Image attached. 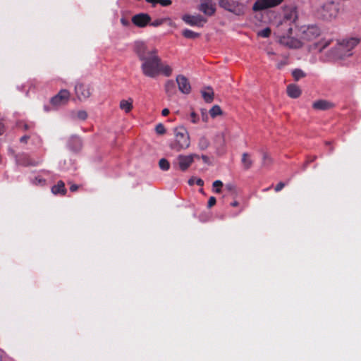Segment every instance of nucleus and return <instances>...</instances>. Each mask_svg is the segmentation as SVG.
I'll return each instance as SVG.
<instances>
[{"instance_id":"49","label":"nucleus","mask_w":361,"mask_h":361,"mask_svg":"<svg viewBox=\"0 0 361 361\" xmlns=\"http://www.w3.org/2000/svg\"><path fill=\"white\" fill-rule=\"evenodd\" d=\"M147 3L151 4L153 6H154L157 4H158V0H145Z\"/></svg>"},{"instance_id":"16","label":"nucleus","mask_w":361,"mask_h":361,"mask_svg":"<svg viewBox=\"0 0 361 361\" xmlns=\"http://www.w3.org/2000/svg\"><path fill=\"white\" fill-rule=\"evenodd\" d=\"M320 35V30L316 25L308 26L303 31L302 38L305 40L310 41Z\"/></svg>"},{"instance_id":"59","label":"nucleus","mask_w":361,"mask_h":361,"mask_svg":"<svg viewBox=\"0 0 361 361\" xmlns=\"http://www.w3.org/2000/svg\"><path fill=\"white\" fill-rule=\"evenodd\" d=\"M205 119H206V117H204V116H203L202 120L206 121Z\"/></svg>"},{"instance_id":"24","label":"nucleus","mask_w":361,"mask_h":361,"mask_svg":"<svg viewBox=\"0 0 361 361\" xmlns=\"http://www.w3.org/2000/svg\"><path fill=\"white\" fill-rule=\"evenodd\" d=\"M173 72L172 68L168 64L162 63L161 61V65H159V75L160 73L163 74L166 77H169L171 75Z\"/></svg>"},{"instance_id":"30","label":"nucleus","mask_w":361,"mask_h":361,"mask_svg":"<svg viewBox=\"0 0 361 361\" xmlns=\"http://www.w3.org/2000/svg\"><path fill=\"white\" fill-rule=\"evenodd\" d=\"M159 166L162 171H166L170 169V163L166 159L162 158L159 161Z\"/></svg>"},{"instance_id":"19","label":"nucleus","mask_w":361,"mask_h":361,"mask_svg":"<svg viewBox=\"0 0 361 361\" xmlns=\"http://www.w3.org/2000/svg\"><path fill=\"white\" fill-rule=\"evenodd\" d=\"M287 94L291 98H298L301 94V90L298 85L290 84L287 87Z\"/></svg>"},{"instance_id":"15","label":"nucleus","mask_w":361,"mask_h":361,"mask_svg":"<svg viewBox=\"0 0 361 361\" xmlns=\"http://www.w3.org/2000/svg\"><path fill=\"white\" fill-rule=\"evenodd\" d=\"M199 9L207 16H212L216 11L215 4L212 0H201Z\"/></svg>"},{"instance_id":"20","label":"nucleus","mask_w":361,"mask_h":361,"mask_svg":"<svg viewBox=\"0 0 361 361\" xmlns=\"http://www.w3.org/2000/svg\"><path fill=\"white\" fill-rule=\"evenodd\" d=\"M66 189L65 187V183L62 180H59L56 185H54L51 188V192L54 195H65L66 193Z\"/></svg>"},{"instance_id":"9","label":"nucleus","mask_w":361,"mask_h":361,"mask_svg":"<svg viewBox=\"0 0 361 361\" xmlns=\"http://www.w3.org/2000/svg\"><path fill=\"white\" fill-rule=\"evenodd\" d=\"M75 92L79 100H85L91 95V88L89 85L77 82L75 86Z\"/></svg>"},{"instance_id":"5","label":"nucleus","mask_w":361,"mask_h":361,"mask_svg":"<svg viewBox=\"0 0 361 361\" xmlns=\"http://www.w3.org/2000/svg\"><path fill=\"white\" fill-rule=\"evenodd\" d=\"M195 158L199 159L200 156L197 154H180L177 157L176 161L173 162V165L174 167L178 166L180 171H185L192 164Z\"/></svg>"},{"instance_id":"37","label":"nucleus","mask_w":361,"mask_h":361,"mask_svg":"<svg viewBox=\"0 0 361 361\" xmlns=\"http://www.w3.org/2000/svg\"><path fill=\"white\" fill-rule=\"evenodd\" d=\"M77 118L80 120L85 121L87 118V113L83 110L79 111L77 113Z\"/></svg>"},{"instance_id":"40","label":"nucleus","mask_w":361,"mask_h":361,"mask_svg":"<svg viewBox=\"0 0 361 361\" xmlns=\"http://www.w3.org/2000/svg\"><path fill=\"white\" fill-rule=\"evenodd\" d=\"M216 200L214 197L212 196L209 197L207 203V207L211 208L216 204Z\"/></svg>"},{"instance_id":"1","label":"nucleus","mask_w":361,"mask_h":361,"mask_svg":"<svg viewBox=\"0 0 361 361\" xmlns=\"http://www.w3.org/2000/svg\"><path fill=\"white\" fill-rule=\"evenodd\" d=\"M134 51L142 61L141 70L145 76L154 78L159 75L161 59L157 49H149L144 42H136Z\"/></svg>"},{"instance_id":"55","label":"nucleus","mask_w":361,"mask_h":361,"mask_svg":"<svg viewBox=\"0 0 361 361\" xmlns=\"http://www.w3.org/2000/svg\"><path fill=\"white\" fill-rule=\"evenodd\" d=\"M29 128H30V126H29V125H28V124H27V123H24V124H23V129H24L25 130H28V129H29Z\"/></svg>"},{"instance_id":"32","label":"nucleus","mask_w":361,"mask_h":361,"mask_svg":"<svg viewBox=\"0 0 361 361\" xmlns=\"http://www.w3.org/2000/svg\"><path fill=\"white\" fill-rule=\"evenodd\" d=\"M213 190L214 192H216V193H220L221 191V187L223 186V183L219 180H215L213 184Z\"/></svg>"},{"instance_id":"2","label":"nucleus","mask_w":361,"mask_h":361,"mask_svg":"<svg viewBox=\"0 0 361 361\" xmlns=\"http://www.w3.org/2000/svg\"><path fill=\"white\" fill-rule=\"evenodd\" d=\"M175 141L170 145L171 149L179 152L189 147L190 141L186 129L183 127L175 129Z\"/></svg>"},{"instance_id":"42","label":"nucleus","mask_w":361,"mask_h":361,"mask_svg":"<svg viewBox=\"0 0 361 361\" xmlns=\"http://www.w3.org/2000/svg\"><path fill=\"white\" fill-rule=\"evenodd\" d=\"M285 187V183L283 182H279L275 187L274 190L276 192L281 191Z\"/></svg>"},{"instance_id":"41","label":"nucleus","mask_w":361,"mask_h":361,"mask_svg":"<svg viewBox=\"0 0 361 361\" xmlns=\"http://www.w3.org/2000/svg\"><path fill=\"white\" fill-rule=\"evenodd\" d=\"M158 4H160L162 6H168L172 4L171 0H158Z\"/></svg>"},{"instance_id":"26","label":"nucleus","mask_w":361,"mask_h":361,"mask_svg":"<svg viewBox=\"0 0 361 361\" xmlns=\"http://www.w3.org/2000/svg\"><path fill=\"white\" fill-rule=\"evenodd\" d=\"M182 35L184 37L187 39H195L200 37L199 33L195 32L194 31L189 29L183 30L182 32Z\"/></svg>"},{"instance_id":"31","label":"nucleus","mask_w":361,"mask_h":361,"mask_svg":"<svg viewBox=\"0 0 361 361\" xmlns=\"http://www.w3.org/2000/svg\"><path fill=\"white\" fill-rule=\"evenodd\" d=\"M209 114L212 118H214L217 116L222 114V111L219 106L214 105L212 106V108L209 110Z\"/></svg>"},{"instance_id":"51","label":"nucleus","mask_w":361,"mask_h":361,"mask_svg":"<svg viewBox=\"0 0 361 361\" xmlns=\"http://www.w3.org/2000/svg\"><path fill=\"white\" fill-rule=\"evenodd\" d=\"M73 141L75 142L79 146V147H81V142L78 137H74Z\"/></svg>"},{"instance_id":"3","label":"nucleus","mask_w":361,"mask_h":361,"mask_svg":"<svg viewBox=\"0 0 361 361\" xmlns=\"http://www.w3.org/2000/svg\"><path fill=\"white\" fill-rule=\"evenodd\" d=\"M359 39L357 38H350L344 39L341 42L337 44L334 48V55L336 58L342 59L352 55V49L357 45Z\"/></svg>"},{"instance_id":"43","label":"nucleus","mask_w":361,"mask_h":361,"mask_svg":"<svg viewBox=\"0 0 361 361\" xmlns=\"http://www.w3.org/2000/svg\"><path fill=\"white\" fill-rule=\"evenodd\" d=\"M30 139L29 135H23L20 138V142L23 143H27L28 140Z\"/></svg>"},{"instance_id":"28","label":"nucleus","mask_w":361,"mask_h":361,"mask_svg":"<svg viewBox=\"0 0 361 361\" xmlns=\"http://www.w3.org/2000/svg\"><path fill=\"white\" fill-rule=\"evenodd\" d=\"M273 161L268 153L264 152L262 154V165L264 166H269L271 165Z\"/></svg>"},{"instance_id":"53","label":"nucleus","mask_w":361,"mask_h":361,"mask_svg":"<svg viewBox=\"0 0 361 361\" xmlns=\"http://www.w3.org/2000/svg\"><path fill=\"white\" fill-rule=\"evenodd\" d=\"M267 54L269 56V57H270V59H273V56H274V52L269 51L267 52Z\"/></svg>"},{"instance_id":"7","label":"nucleus","mask_w":361,"mask_h":361,"mask_svg":"<svg viewBox=\"0 0 361 361\" xmlns=\"http://www.w3.org/2000/svg\"><path fill=\"white\" fill-rule=\"evenodd\" d=\"M70 99V92L66 89L61 90L57 94L51 97L50 100L51 104L57 108L59 106L65 105L68 103Z\"/></svg>"},{"instance_id":"13","label":"nucleus","mask_w":361,"mask_h":361,"mask_svg":"<svg viewBox=\"0 0 361 361\" xmlns=\"http://www.w3.org/2000/svg\"><path fill=\"white\" fill-rule=\"evenodd\" d=\"M132 23L139 27H146L151 21V17L147 13H138L132 17Z\"/></svg>"},{"instance_id":"10","label":"nucleus","mask_w":361,"mask_h":361,"mask_svg":"<svg viewBox=\"0 0 361 361\" xmlns=\"http://www.w3.org/2000/svg\"><path fill=\"white\" fill-rule=\"evenodd\" d=\"M321 13L324 19L331 20L337 16L338 8L334 3L329 2L322 6Z\"/></svg>"},{"instance_id":"11","label":"nucleus","mask_w":361,"mask_h":361,"mask_svg":"<svg viewBox=\"0 0 361 361\" xmlns=\"http://www.w3.org/2000/svg\"><path fill=\"white\" fill-rule=\"evenodd\" d=\"M16 161L18 165L23 166H35L41 163L40 160H34L26 153H21L16 156Z\"/></svg>"},{"instance_id":"48","label":"nucleus","mask_w":361,"mask_h":361,"mask_svg":"<svg viewBox=\"0 0 361 361\" xmlns=\"http://www.w3.org/2000/svg\"><path fill=\"white\" fill-rule=\"evenodd\" d=\"M201 159L205 164H209V159L207 155H202Z\"/></svg>"},{"instance_id":"25","label":"nucleus","mask_w":361,"mask_h":361,"mask_svg":"<svg viewBox=\"0 0 361 361\" xmlns=\"http://www.w3.org/2000/svg\"><path fill=\"white\" fill-rule=\"evenodd\" d=\"M207 90L208 91H202V95L206 102L211 103L214 99V92L210 87Z\"/></svg>"},{"instance_id":"35","label":"nucleus","mask_w":361,"mask_h":361,"mask_svg":"<svg viewBox=\"0 0 361 361\" xmlns=\"http://www.w3.org/2000/svg\"><path fill=\"white\" fill-rule=\"evenodd\" d=\"M155 130L159 135H164L166 133L165 127L162 123H159L156 126Z\"/></svg>"},{"instance_id":"4","label":"nucleus","mask_w":361,"mask_h":361,"mask_svg":"<svg viewBox=\"0 0 361 361\" xmlns=\"http://www.w3.org/2000/svg\"><path fill=\"white\" fill-rule=\"evenodd\" d=\"M219 6L224 9L234 13L236 16H241L244 13L243 4L234 0H219Z\"/></svg>"},{"instance_id":"38","label":"nucleus","mask_w":361,"mask_h":361,"mask_svg":"<svg viewBox=\"0 0 361 361\" xmlns=\"http://www.w3.org/2000/svg\"><path fill=\"white\" fill-rule=\"evenodd\" d=\"M316 159H317L316 156H308L307 157V159H306L305 164H304V169H305V168L310 163L316 160Z\"/></svg>"},{"instance_id":"36","label":"nucleus","mask_w":361,"mask_h":361,"mask_svg":"<svg viewBox=\"0 0 361 361\" xmlns=\"http://www.w3.org/2000/svg\"><path fill=\"white\" fill-rule=\"evenodd\" d=\"M165 20H166L165 18H159V19L154 20L152 23H149V24L153 27H158V26H160L161 25H162L165 22Z\"/></svg>"},{"instance_id":"39","label":"nucleus","mask_w":361,"mask_h":361,"mask_svg":"<svg viewBox=\"0 0 361 361\" xmlns=\"http://www.w3.org/2000/svg\"><path fill=\"white\" fill-rule=\"evenodd\" d=\"M190 119L192 123H196L199 120V116L194 111H192L190 115Z\"/></svg>"},{"instance_id":"58","label":"nucleus","mask_w":361,"mask_h":361,"mask_svg":"<svg viewBox=\"0 0 361 361\" xmlns=\"http://www.w3.org/2000/svg\"><path fill=\"white\" fill-rule=\"evenodd\" d=\"M205 119H206V117H204V116H203L202 120L206 121Z\"/></svg>"},{"instance_id":"8","label":"nucleus","mask_w":361,"mask_h":361,"mask_svg":"<svg viewBox=\"0 0 361 361\" xmlns=\"http://www.w3.org/2000/svg\"><path fill=\"white\" fill-rule=\"evenodd\" d=\"M284 0H257L252 6L254 11H261L280 5Z\"/></svg>"},{"instance_id":"18","label":"nucleus","mask_w":361,"mask_h":361,"mask_svg":"<svg viewBox=\"0 0 361 361\" xmlns=\"http://www.w3.org/2000/svg\"><path fill=\"white\" fill-rule=\"evenodd\" d=\"M164 90L168 97H171L177 92L176 83L172 80H169L164 85Z\"/></svg>"},{"instance_id":"60","label":"nucleus","mask_w":361,"mask_h":361,"mask_svg":"<svg viewBox=\"0 0 361 361\" xmlns=\"http://www.w3.org/2000/svg\"><path fill=\"white\" fill-rule=\"evenodd\" d=\"M0 361H2L1 357H0Z\"/></svg>"},{"instance_id":"46","label":"nucleus","mask_w":361,"mask_h":361,"mask_svg":"<svg viewBox=\"0 0 361 361\" xmlns=\"http://www.w3.org/2000/svg\"><path fill=\"white\" fill-rule=\"evenodd\" d=\"M331 41H328L324 42V44L321 45V47H319V51H322L323 49H324L326 47H328L330 44Z\"/></svg>"},{"instance_id":"54","label":"nucleus","mask_w":361,"mask_h":361,"mask_svg":"<svg viewBox=\"0 0 361 361\" xmlns=\"http://www.w3.org/2000/svg\"><path fill=\"white\" fill-rule=\"evenodd\" d=\"M238 204H239V203L237 201H234L231 203V206H232V207H237V206H238Z\"/></svg>"},{"instance_id":"50","label":"nucleus","mask_w":361,"mask_h":361,"mask_svg":"<svg viewBox=\"0 0 361 361\" xmlns=\"http://www.w3.org/2000/svg\"><path fill=\"white\" fill-rule=\"evenodd\" d=\"M169 114V110L168 109H164L161 111V114L162 116H167L168 114Z\"/></svg>"},{"instance_id":"34","label":"nucleus","mask_w":361,"mask_h":361,"mask_svg":"<svg viewBox=\"0 0 361 361\" xmlns=\"http://www.w3.org/2000/svg\"><path fill=\"white\" fill-rule=\"evenodd\" d=\"M271 29L269 27H266L258 32V35L262 37H269L271 35Z\"/></svg>"},{"instance_id":"56","label":"nucleus","mask_w":361,"mask_h":361,"mask_svg":"<svg viewBox=\"0 0 361 361\" xmlns=\"http://www.w3.org/2000/svg\"><path fill=\"white\" fill-rule=\"evenodd\" d=\"M121 22H122L123 23H126V21H123V19L121 20Z\"/></svg>"},{"instance_id":"6","label":"nucleus","mask_w":361,"mask_h":361,"mask_svg":"<svg viewBox=\"0 0 361 361\" xmlns=\"http://www.w3.org/2000/svg\"><path fill=\"white\" fill-rule=\"evenodd\" d=\"M298 19L297 9L295 7L287 8L285 10L283 21L281 25H288L290 27L288 28V35L292 34L293 27L290 26L292 23H295Z\"/></svg>"},{"instance_id":"27","label":"nucleus","mask_w":361,"mask_h":361,"mask_svg":"<svg viewBox=\"0 0 361 361\" xmlns=\"http://www.w3.org/2000/svg\"><path fill=\"white\" fill-rule=\"evenodd\" d=\"M209 146V140L204 137H201L198 140V147L200 150H205L208 148Z\"/></svg>"},{"instance_id":"23","label":"nucleus","mask_w":361,"mask_h":361,"mask_svg":"<svg viewBox=\"0 0 361 361\" xmlns=\"http://www.w3.org/2000/svg\"><path fill=\"white\" fill-rule=\"evenodd\" d=\"M120 108L126 113H129L133 109V99L129 98L128 100H121L120 102Z\"/></svg>"},{"instance_id":"14","label":"nucleus","mask_w":361,"mask_h":361,"mask_svg":"<svg viewBox=\"0 0 361 361\" xmlns=\"http://www.w3.org/2000/svg\"><path fill=\"white\" fill-rule=\"evenodd\" d=\"M178 86V90L183 94H188L191 91V86L188 78L183 75H178L176 78Z\"/></svg>"},{"instance_id":"52","label":"nucleus","mask_w":361,"mask_h":361,"mask_svg":"<svg viewBox=\"0 0 361 361\" xmlns=\"http://www.w3.org/2000/svg\"><path fill=\"white\" fill-rule=\"evenodd\" d=\"M226 188L229 190V191H231L233 188H234V186L231 184H228L226 185Z\"/></svg>"},{"instance_id":"44","label":"nucleus","mask_w":361,"mask_h":361,"mask_svg":"<svg viewBox=\"0 0 361 361\" xmlns=\"http://www.w3.org/2000/svg\"><path fill=\"white\" fill-rule=\"evenodd\" d=\"M286 64H287V63L285 61H282L277 63L276 67L278 69H281Z\"/></svg>"},{"instance_id":"47","label":"nucleus","mask_w":361,"mask_h":361,"mask_svg":"<svg viewBox=\"0 0 361 361\" xmlns=\"http://www.w3.org/2000/svg\"><path fill=\"white\" fill-rule=\"evenodd\" d=\"M78 189V185H76V184H72L71 186H70V190L71 192H75L77 191Z\"/></svg>"},{"instance_id":"29","label":"nucleus","mask_w":361,"mask_h":361,"mask_svg":"<svg viewBox=\"0 0 361 361\" xmlns=\"http://www.w3.org/2000/svg\"><path fill=\"white\" fill-rule=\"evenodd\" d=\"M292 75L295 80L298 81L300 79L305 77L306 74L301 69H295L292 72Z\"/></svg>"},{"instance_id":"45","label":"nucleus","mask_w":361,"mask_h":361,"mask_svg":"<svg viewBox=\"0 0 361 361\" xmlns=\"http://www.w3.org/2000/svg\"><path fill=\"white\" fill-rule=\"evenodd\" d=\"M5 132V126L3 122L0 121V135H3Z\"/></svg>"},{"instance_id":"12","label":"nucleus","mask_w":361,"mask_h":361,"mask_svg":"<svg viewBox=\"0 0 361 361\" xmlns=\"http://www.w3.org/2000/svg\"><path fill=\"white\" fill-rule=\"evenodd\" d=\"M182 20L190 26L203 27L207 20L200 15L192 16L185 14L182 16Z\"/></svg>"},{"instance_id":"21","label":"nucleus","mask_w":361,"mask_h":361,"mask_svg":"<svg viewBox=\"0 0 361 361\" xmlns=\"http://www.w3.org/2000/svg\"><path fill=\"white\" fill-rule=\"evenodd\" d=\"M312 107L317 110H327L332 107L331 103L326 100L320 99L313 103Z\"/></svg>"},{"instance_id":"33","label":"nucleus","mask_w":361,"mask_h":361,"mask_svg":"<svg viewBox=\"0 0 361 361\" xmlns=\"http://www.w3.org/2000/svg\"><path fill=\"white\" fill-rule=\"evenodd\" d=\"M195 183L199 186H202L204 185V181L201 178H191L188 180V184L190 185H193Z\"/></svg>"},{"instance_id":"57","label":"nucleus","mask_w":361,"mask_h":361,"mask_svg":"<svg viewBox=\"0 0 361 361\" xmlns=\"http://www.w3.org/2000/svg\"><path fill=\"white\" fill-rule=\"evenodd\" d=\"M121 22H122L123 23H126V21H123V19L121 20Z\"/></svg>"},{"instance_id":"22","label":"nucleus","mask_w":361,"mask_h":361,"mask_svg":"<svg viewBox=\"0 0 361 361\" xmlns=\"http://www.w3.org/2000/svg\"><path fill=\"white\" fill-rule=\"evenodd\" d=\"M241 162L243 164L244 169L245 170L250 169L253 164L250 154L247 152H244L242 154Z\"/></svg>"},{"instance_id":"17","label":"nucleus","mask_w":361,"mask_h":361,"mask_svg":"<svg viewBox=\"0 0 361 361\" xmlns=\"http://www.w3.org/2000/svg\"><path fill=\"white\" fill-rule=\"evenodd\" d=\"M280 42L290 48L298 49L302 47V42L295 38L288 36H283L280 38Z\"/></svg>"}]
</instances>
